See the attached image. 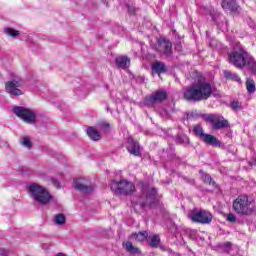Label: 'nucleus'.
Segmentation results:
<instances>
[{"mask_svg": "<svg viewBox=\"0 0 256 256\" xmlns=\"http://www.w3.org/2000/svg\"><path fill=\"white\" fill-rule=\"evenodd\" d=\"M213 95V85L208 81L198 80L188 86L183 93L186 101L199 103V101H207Z\"/></svg>", "mask_w": 256, "mask_h": 256, "instance_id": "f257e3e1", "label": "nucleus"}, {"mask_svg": "<svg viewBox=\"0 0 256 256\" xmlns=\"http://www.w3.org/2000/svg\"><path fill=\"white\" fill-rule=\"evenodd\" d=\"M156 197L157 189L145 185L142 187L141 196L132 201V207L136 211H145L147 207H153L155 205Z\"/></svg>", "mask_w": 256, "mask_h": 256, "instance_id": "f03ea898", "label": "nucleus"}, {"mask_svg": "<svg viewBox=\"0 0 256 256\" xmlns=\"http://www.w3.org/2000/svg\"><path fill=\"white\" fill-rule=\"evenodd\" d=\"M232 209L237 215H241L242 217H251L255 215V201L249 199V196L246 194H241L234 199Z\"/></svg>", "mask_w": 256, "mask_h": 256, "instance_id": "7ed1b4c3", "label": "nucleus"}, {"mask_svg": "<svg viewBox=\"0 0 256 256\" xmlns=\"http://www.w3.org/2000/svg\"><path fill=\"white\" fill-rule=\"evenodd\" d=\"M251 57V54L241 46L236 44V47L228 54V61L230 65L236 67V69H245L247 67V61Z\"/></svg>", "mask_w": 256, "mask_h": 256, "instance_id": "20e7f679", "label": "nucleus"}, {"mask_svg": "<svg viewBox=\"0 0 256 256\" xmlns=\"http://www.w3.org/2000/svg\"><path fill=\"white\" fill-rule=\"evenodd\" d=\"M28 193L39 205H48L51 203L52 196L47 189L37 183H31L27 186Z\"/></svg>", "mask_w": 256, "mask_h": 256, "instance_id": "39448f33", "label": "nucleus"}, {"mask_svg": "<svg viewBox=\"0 0 256 256\" xmlns=\"http://www.w3.org/2000/svg\"><path fill=\"white\" fill-rule=\"evenodd\" d=\"M110 189L114 195H133L135 193V184L127 180H120L118 182L112 180L110 182Z\"/></svg>", "mask_w": 256, "mask_h": 256, "instance_id": "423d86ee", "label": "nucleus"}, {"mask_svg": "<svg viewBox=\"0 0 256 256\" xmlns=\"http://www.w3.org/2000/svg\"><path fill=\"white\" fill-rule=\"evenodd\" d=\"M193 133L196 135V137H199L203 143L206 145H211V147H222L223 143L217 139V137L211 135V134H205L203 130V126L200 124H197L193 127Z\"/></svg>", "mask_w": 256, "mask_h": 256, "instance_id": "0eeeda50", "label": "nucleus"}, {"mask_svg": "<svg viewBox=\"0 0 256 256\" xmlns=\"http://www.w3.org/2000/svg\"><path fill=\"white\" fill-rule=\"evenodd\" d=\"M204 120L207 123H211L212 131H220V129H227L230 127L229 120L219 114H207L204 117Z\"/></svg>", "mask_w": 256, "mask_h": 256, "instance_id": "6e6552de", "label": "nucleus"}, {"mask_svg": "<svg viewBox=\"0 0 256 256\" xmlns=\"http://www.w3.org/2000/svg\"><path fill=\"white\" fill-rule=\"evenodd\" d=\"M25 85V81L21 77H16L12 80H9L5 83V91L9 93L11 97H19L23 95V90L21 87Z\"/></svg>", "mask_w": 256, "mask_h": 256, "instance_id": "1a4fd4ad", "label": "nucleus"}, {"mask_svg": "<svg viewBox=\"0 0 256 256\" xmlns=\"http://www.w3.org/2000/svg\"><path fill=\"white\" fill-rule=\"evenodd\" d=\"M13 113L22 119L24 123H28L29 125H34V123L37 121V115H35V112L29 108H25L23 106H15L13 108Z\"/></svg>", "mask_w": 256, "mask_h": 256, "instance_id": "9d476101", "label": "nucleus"}, {"mask_svg": "<svg viewBox=\"0 0 256 256\" xmlns=\"http://www.w3.org/2000/svg\"><path fill=\"white\" fill-rule=\"evenodd\" d=\"M188 218H190L193 223L209 225V223L213 221V214L207 210H193L190 214H188Z\"/></svg>", "mask_w": 256, "mask_h": 256, "instance_id": "9b49d317", "label": "nucleus"}, {"mask_svg": "<svg viewBox=\"0 0 256 256\" xmlns=\"http://www.w3.org/2000/svg\"><path fill=\"white\" fill-rule=\"evenodd\" d=\"M167 97V91L156 90L154 93L144 98V105H146V107H154L158 103H163V101H167Z\"/></svg>", "mask_w": 256, "mask_h": 256, "instance_id": "f8f14e48", "label": "nucleus"}, {"mask_svg": "<svg viewBox=\"0 0 256 256\" xmlns=\"http://www.w3.org/2000/svg\"><path fill=\"white\" fill-rule=\"evenodd\" d=\"M156 51L165 57H173V44L170 40L160 38L156 44Z\"/></svg>", "mask_w": 256, "mask_h": 256, "instance_id": "ddd939ff", "label": "nucleus"}, {"mask_svg": "<svg viewBox=\"0 0 256 256\" xmlns=\"http://www.w3.org/2000/svg\"><path fill=\"white\" fill-rule=\"evenodd\" d=\"M126 149L130 155H134L135 157H139L141 155V146L138 141H135L133 138H128Z\"/></svg>", "mask_w": 256, "mask_h": 256, "instance_id": "4468645a", "label": "nucleus"}, {"mask_svg": "<svg viewBox=\"0 0 256 256\" xmlns=\"http://www.w3.org/2000/svg\"><path fill=\"white\" fill-rule=\"evenodd\" d=\"M73 187L75 191H80L84 195H91L92 191H95V187L91 184H84L82 182H74Z\"/></svg>", "mask_w": 256, "mask_h": 256, "instance_id": "2eb2a0df", "label": "nucleus"}, {"mask_svg": "<svg viewBox=\"0 0 256 256\" xmlns=\"http://www.w3.org/2000/svg\"><path fill=\"white\" fill-rule=\"evenodd\" d=\"M97 140L101 139V135H109L111 133V124L106 121H100L98 123Z\"/></svg>", "mask_w": 256, "mask_h": 256, "instance_id": "dca6fc26", "label": "nucleus"}, {"mask_svg": "<svg viewBox=\"0 0 256 256\" xmlns=\"http://www.w3.org/2000/svg\"><path fill=\"white\" fill-rule=\"evenodd\" d=\"M152 72L161 77L163 73H167V65L161 61H155L152 64Z\"/></svg>", "mask_w": 256, "mask_h": 256, "instance_id": "f3484780", "label": "nucleus"}, {"mask_svg": "<svg viewBox=\"0 0 256 256\" xmlns=\"http://www.w3.org/2000/svg\"><path fill=\"white\" fill-rule=\"evenodd\" d=\"M115 63L119 69H129L131 65V59L127 56H118L115 59Z\"/></svg>", "mask_w": 256, "mask_h": 256, "instance_id": "a211bd4d", "label": "nucleus"}, {"mask_svg": "<svg viewBox=\"0 0 256 256\" xmlns=\"http://www.w3.org/2000/svg\"><path fill=\"white\" fill-rule=\"evenodd\" d=\"M221 5L224 11H237V2L235 0H223Z\"/></svg>", "mask_w": 256, "mask_h": 256, "instance_id": "6ab92c4d", "label": "nucleus"}, {"mask_svg": "<svg viewBox=\"0 0 256 256\" xmlns=\"http://www.w3.org/2000/svg\"><path fill=\"white\" fill-rule=\"evenodd\" d=\"M223 75L228 81H235L236 83H241V77H239L238 74L235 72L224 70Z\"/></svg>", "mask_w": 256, "mask_h": 256, "instance_id": "aec40b11", "label": "nucleus"}, {"mask_svg": "<svg viewBox=\"0 0 256 256\" xmlns=\"http://www.w3.org/2000/svg\"><path fill=\"white\" fill-rule=\"evenodd\" d=\"M212 19H213V21H215V23H216L217 27H219V29H224L225 23L227 24V20L221 14L213 15Z\"/></svg>", "mask_w": 256, "mask_h": 256, "instance_id": "412c9836", "label": "nucleus"}, {"mask_svg": "<svg viewBox=\"0 0 256 256\" xmlns=\"http://www.w3.org/2000/svg\"><path fill=\"white\" fill-rule=\"evenodd\" d=\"M246 67L249 72L252 73V75H256V60L255 57L250 55V58H248V61L246 62Z\"/></svg>", "mask_w": 256, "mask_h": 256, "instance_id": "4be33fe9", "label": "nucleus"}, {"mask_svg": "<svg viewBox=\"0 0 256 256\" xmlns=\"http://www.w3.org/2000/svg\"><path fill=\"white\" fill-rule=\"evenodd\" d=\"M147 241L150 247L157 248L161 243V238H159V235L148 236Z\"/></svg>", "mask_w": 256, "mask_h": 256, "instance_id": "5701e85b", "label": "nucleus"}, {"mask_svg": "<svg viewBox=\"0 0 256 256\" xmlns=\"http://www.w3.org/2000/svg\"><path fill=\"white\" fill-rule=\"evenodd\" d=\"M86 135L91 141H97V129L93 126L86 127Z\"/></svg>", "mask_w": 256, "mask_h": 256, "instance_id": "b1692460", "label": "nucleus"}, {"mask_svg": "<svg viewBox=\"0 0 256 256\" xmlns=\"http://www.w3.org/2000/svg\"><path fill=\"white\" fill-rule=\"evenodd\" d=\"M125 249H126V251H128V253H131L132 255H139V253H141V250H139V248L133 246V243H131V242L125 243Z\"/></svg>", "mask_w": 256, "mask_h": 256, "instance_id": "393cba45", "label": "nucleus"}, {"mask_svg": "<svg viewBox=\"0 0 256 256\" xmlns=\"http://www.w3.org/2000/svg\"><path fill=\"white\" fill-rule=\"evenodd\" d=\"M132 237H135L137 241L143 242L145 239H148L149 233L147 231H142V232H135L132 234Z\"/></svg>", "mask_w": 256, "mask_h": 256, "instance_id": "a878e982", "label": "nucleus"}, {"mask_svg": "<svg viewBox=\"0 0 256 256\" xmlns=\"http://www.w3.org/2000/svg\"><path fill=\"white\" fill-rule=\"evenodd\" d=\"M67 221V218H65V214H56L55 217H54V223L56 225H65Z\"/></svg>", "mask_w": 256, "mask_h": 256, "instance_id": "bb28decb", "label": "nucleus"}, {"mask_svg": "<svg viewBox=\"0 0 256 256\" xmlns=\"http://www.w3.org/2000/svg\"><path fill=\"white\" fill-rule=\"evenodd\" d=\"M246 89L248 93H255V81L253 79H247L246 81Z\"/></svg>", "mask_w": 256, "mask_h": 256, "instance_id": "cd10ccee", "label": "nucleus"}, {"mask_svg": "<svg viewBox=\"0 0 256 256\" xmlns=\"http://www.w3.org/2000/svg\"><path fill=\"white\" fill-rule=\"evenodd\" d=\"M4 33H6V35H8L9 37H13V38L19 37L20 35L19 30H15L13 28H5Z\"/></svg>", "mask_w": 256, "mask_h": 256, "instance_id": "c85d7f7f", "label": "nucleus"}, {"mask_svg": "<svg viewBox=\"0 0 256 256\" xmlns=\"http://www.w3.org/2000/svg\"><path fill=\"white\" fill-rule=\"evenodd\" d=\"M20 144L22 145V147H26L27 149H31L33 147V143L31 142L29 137H23L20 141Z\"/></svg>", "mask_w": 256, "mask_h": 256, "instance_id": "c756f323", "label": "nucleus"}, {"mask_svg": "<svg viewBox=\"0 0 256 256\" xmlns=\"http://www.w3.org/2000/svg\"><path fill=\"white\" fill-rule=\"evenodd\" d=\"M159 115L163 119H171V113H169V111L165 108H162V109L159 110Z\"/></svg>", "mask_w": 256, "mask_h": 256, "instance_id": "7c9ffc66", "label": "nucleus"}, {"mask_svg": "<svg viewBox=\"0 0 256 256\" xmlns=\"http://www.w3.org/2000/svg\"><path fill=\"white\" fill-rule=\"evenodd\" d=\"M74 93L78 97H85L87 95V90H85V88H76Z\"/></svg>", "mask_w": 256, "mask_h": 256, "instance_id": "2f4dec72", "label": "nucleus"}, {"mask_svg": "<svg viewBox=\"0 0 256 256\" xmlns=\"http://www.w3.org/2000/svg\"><path fill=\"white\" fill-rule=\"evenodd\" d=\"M230 107L233 111H239L241 109V103L239 101H232Z\"/></svg>", "mask_w": 256, "mask_h": 256, "instance_id": "473e14b6", "label": "nucleus"}, {"mask_svg": "<svg viewBox=\"0 0 256 256\" xmlns=\"http://www.w3.org/2000/svg\"><path fill=\"white\" fill-rule=\"evenodd\" d=\"M202 180L204 183H207L208 185H211V183H213V178H211V175L209 174H203Z\"/></svg>", "mask_w": 256, "mask_h": 256, "instance_id": "72a5a7b5", "label": "nucleus"}, {"mask_svg": "<svg viewBox=\"0 0 256 256\" xmlns=\"http://www.w3.org/2000/svg\"><path fill=\"white\" fill-rule=\"evenodd\" d=\"M170 159H172V161H180L179 157L175 155V149L173 147H170Z\"/></svg>", "mask_w": 256, "mask_h": 256, "instance_id": "f704fd0d", "label": "nucleus"}, {"mask_svg": "<svg viewBox=\"0 0 256 256\" xmlns=\"http://www.w3.org/2000/svg\"><path fill=\"white\" fill-rule=\"evenodd\" d=\"M227 221H229V223H235L237 221V216L233 213H229L227 215Z\"/></svg>", "mask_w": 256, "mask_h": 256, "instance_id": "c9c22d12", "label": "nucleus"}, {"mask_svg": "<svg viewBox=\"0 0 256 256\" xmlns=\"http://www.w3.org/2000/svg\"><path fill=\"white\" fill-rule=\"evenodd\" d=\"M127 9L131 15H135V13H137V8L135 6L127 5Z\"/></svg>", "mask_w": 256, "mask_h": 256, "instance_id": "e433bc0d", "label": "nucleus"}, {"mask_svg": "<svg viewBox=\"0 0 256 256\" xmlns=\"http://www.w3.org/2000/svg\"><path fill=\"white\" fill-rule=\"evenodd\" d=\"M52 183L56 189H61V182H59L57 179L52 178Z\"/></svg>", "mask_w": 256, "mask_h": 256, "instance_id": "4c0bfd02", "label": "nucleus"}, {"mask_svg": "<svg viewBox=\"0 0 256 256\" xmlns=\"http://www.w3.org/2000/svg\"><path fill=\"white\" fill-rule=\"evenodd\" d=\"M178 141H180V143H189V137H187V136H179L178 137Z\"/></svg>", "mask_w": 256, "mask_h": 256, "instance_id": "58836bf2", "label": "nucleus"}, {"mask_svg": "<svg viewBox=\"0 0 256 256\" xmlns=\"http://www.w3.org/2000/svg\"><path fill=\"white\" fill-rule=\"evenodd\" d=\"M175 51H178V53H180V51H183V45H181V42H177L175 44Z\"/></svg>", "mask_w": 256, "mask_h": 256, "instance_id": "ea45409f", "label": "nucleus"}, {"mask_svg": "<svg viewBox=\"0 0 256 256\" xmlns=\"http://www.w3.org/2000/svg\"><path fill=\"white\" fill-rule=\"evenodd\" d=\"M9 255V250L0 248V256Z\"/></svg>", "mask_w": 256, "mask_h": 256, "instance_id": "a19ab883", "label": "nucleus"}, {"mask_svg": "<svg viewBox=\"0 0 256 256\" xmlns=\"http://www.w3.org/2000/svg\"><path fill=\"white\" fill-rule=\"evenodd\" d=\"M231 245V242L224 243V249H226V251H229V249H231Z\"/></svg>", "mask_w": 256, "mask_h": 256, "instance_id": "79ce46f5", "label": "nucleus"}, {"mask_svg": "<svg viewBox=\"0 0 256 256\" xmlns=\"http://www.w3.org/2000/svg\"><path fill=\"white\" fill-rule=\"evenodd\" d=\"M42 249H49V245H47V244H42Z\"/></svg>", "mask_w": 256, "mask_h": 256, "instance_id": "37998d69", "label": "nucleus"}, {"mask_svg": "<svg viewBox=\"0 0 256 256\" xmlns=\"http://www.w3.org/2000/svg\"><path fill=\"white\" fill-rule=\"evenodd\" d=\"M199 173H203V170H200Z\"/></svg>", "mask_w": 256, "mask_h": 256, "instance_id": "c03bdc74", "label": "nucleus"}]
</instances>
